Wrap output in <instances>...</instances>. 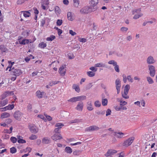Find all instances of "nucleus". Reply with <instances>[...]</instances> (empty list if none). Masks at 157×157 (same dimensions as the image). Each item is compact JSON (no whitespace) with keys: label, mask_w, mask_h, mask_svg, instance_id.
Instances as JSON below:
<instances>
[{"label":"nucleus","mask_w":157,"mask_h":157,"mask_svg":"<svg viewBox=\"0 0 157 157\" xmlns=\"http://www.w3.org/2000/svg\"><path fill=\"white\" fill-rule=\"evenodd\" d=\"M23 114L19 110H17L14 113L13 116L14 118L18 121H21L23 117Z\"/></svg>","instance_id":"obj_1"},{"label":"nucleus","mask_w":157,"mask_h":157,"mask_svg":"<svg viewBox=\"0 0 157 157\" xmlns=\"http://www.w3.org/2000/svg\"><path fill=\"white\" fill-rule=\"evenodd\" d=\"M140 9H138L133 10L132 11V14H135L133 17L134 19H137L143 15V14L140 12Z\"/></svg>","instance_id":"obj_2"},{"label":"nucleus","mask_w":157,"mask_h":157,"mask_svg":"<svg viewBox=\"0 0 157 157\" xmlns=\"http://www.w3.org/2000/svg\"><path fill=\"white\" fill-rule=\"evenodd\" d=\"M9 71H11L13 75L17 76L21 75L22 73L21 70L18 68L15 69L14 67H13L12 69H9Z\"/></svg>","instance_id":"obj_3"},{"label":"nucleus","mask_w":157,"mask_h":157,"mask_svg":"<svg viewBox=\"0 0 157 157\" xmlns=\"http://www.w3.org/2000/svg\"><path fill=\"white\" fill-rule=\"evenodd\" d=\"M108 63L109 64H112L114 66V69L118 73L120 72L119 67L118 65L117 64V62L114 60H111L109 61Z\"/></svg>","instance_id":"obj_4"},{"label":"nucleus","mask_w":157,"mask_h":157,"mask_svg":"<svg viewBox=\"0 0 157 157\" xmlns=\"http://www.w3.org/2000/svg\"><path fill=\"white\" fill-rule=\"evenodd\" d=\"M148 67L150 76L152 77H154L155 73V67L152 65H149Z\"/></svg>","instance_id":"obj_5"},{"label":"nucleus","mask_w":157,"mask_h":157,"mask_svg":"<svg viewBox=\"0 0 157 157\" xmlns=\"http://www.w3.org/2000/svg\"><path fill=\"white\" fill-rule=\"evenodd\" d=\"M28 128L31 132L33 133H36L38 131V128L34 124H29Z\"/></svg>","instance_id":"obj_6"},{"label":"nucleus","mask_w":157,"mask_h":157,"mask_svg":"<svg viewBox=\"0 0 157 157\" xmlns=\"http://www.w3.org/2000/svg\"><path fill=\"white\" fill-rule=\"evenodd\" d=\"M110 131H112L113 132V134L116 137H123L124 136L127 137V136H125V134L124 133H123L122 132H114V130L112 128H109L108 129Z\"/></svg>","instance_id":"obj_7"},{"label":"nucleus","mask_w":157,"mask_h":157,"mask_svg":"<svg viewBox=\"0 0 157 157\" xmlns=\"http://www.w3.org/2000/svg\"><path fill=\"white\" fill-rule=\"evenodd\" d=\"M134 139L132 138H128V139L124 141L123 144V146L125 147H128L133 142Z\"/></svg>","instance_id":"obj_8"},{"label":"nucleus","mask_w":157,"mask_h":157,"mask_svg":"<svg viewBox=\"0 0 157 157\" xmlns=\"http://www.w3.org/2000/svg\"><path fill=\"white\" fill-rule=\"evenodd\" d=\"M116 87L117 91V94H118L120 92L121 87V82L119 78H117L115 81Z\"/></svg>","instance_id":"obj_9"},{"label":"nucleus","mask_w":157,"mask_h":157,"mask_svg":"<svg viewBox=\"0 0 157 157\" xmlns=\"http://www.w3.org/2000/svg\"><path fill=\"white\" fill-rule=\"evenodd\" d=\"M83 102L80 101L78 103L77 106L75 108V109L78 111H82L83 110Z\"/></svg>","instance_id":"obj_10"},{"label":"nucleus","mask_w":157,"mask_h":157,"mask_svg":"<svg viewBox=\"0 0 157 157\" xmlns=\"http://www.w3.org/2000/svg\"><path fill=\"white\" fill-rule=\"evenodd\" d=\"M99 128L95 125H93L90 126L87 128L86 129V131H87L92 132L97 131L99 130Z\"/></svg>","instance_id":"obj_11"},{"label":"nucleus","mask_w":157,"mask_h":157,"mask_svg":"<svg viewBox=\"0 0 157 157\" xmlns=\"http://www.w3.org/2000/svg\"><path fill=\"white\" fill-rule=\"evenodd\" d=\"M117 152V151L116 150L113 149H109L105 155L106 157H108L112 155Z\"/></svg>","instance_id":"obj_12"},{"label":"nucleus","mask_w":157,"mask_h":157,"mask_svg":"<svg viewBox=\"0 0 157 157\" xmlns=\"http://www.w3.org/2000/svg\"><path fill=\"white\" fill-rule=\"evenodd\" d=\"M65 68L66 66L63 65L59 68V72L60 75L62 76H64L66 73V70Z\"/></svg>","instance_id":"obj_13"},{"label":"nucleus","mask_w":157,"mask_h":157,"mask_svg":"<svg viewBox=\"0 0 157 157\" xmlns=\"http://www.w3.org/2000/svg\"><path fill=\"white\" fill-rule=\"evenodd\" d=\"M89 8L88 6H86L83 7L80 10V13L82 14H87L90 13L89 12Z\"/></svg>","instance_id":"obj_14"},{"label":"nucleus","mask_w":157,"mask_h":157,"mask_svg":"<svg viewBox=\"0 0 157 157\" xmlns=\"http://www.w3.org/2000/svg\"><path fill=\"white\" fill-rule=\"evenodd\" d=\"M146 61L147 63L150 65L153 64L155 62V60L154 59L153 57L151 56L147 57Z\"/></svg>","instance_id":"obj_15"},{"label":"nucleus","mask_w":157,"mask_h":157,"mask_svg":"<svg viewBox=\"0 0 157 157\" xmlns=\"http://www.w3.org/2000/svg\"><path fill=\"white\" fill-rule=\"evenodd\" d=\"M13 91H7L3 93L1 96V99H3L11 95V94H13Z\"/></svg>","instance_id":"obj_16"},{"label":"nucleus","mask_w":157,"mask_h":157,"mask_svg":"<svg viewBox=\"0 0 157 157\" xmlns=\"http://www.w3.org/2000/svg\"><path fill=\"white\" fill-rule=\"evenodd\" d=\"M89 10L90 13L95 11L98 9L97 6L92 5H90V6H89Z\"/></svg>","instance_id":"obj_17"},{"label":"nucleus","mask_w":157,"mask_h":157,"mask_svg":"<svg viewBox=\"0 0 157 157\" xmlns=\"http://www.w3.org/2000/svg\"><path fill=\"white\" fill-rule=\"evenodd\" d=\"M86 107L87 109L90 111H92L94 109L92 106V102L91 101H88L87 103Z\"/></svg>","instance_id":"obj_18"},{"label":"nucleus","mask_w":157,"mask_h":157,"mask_svg":"<svg viewBox=\"0 0 157 157\" xmlns=\"http://www.w3.org/2000/svg\"><path fill=\"white\" fill-rule=\"evenodd\" d=\"M10 114L9 113L7 112H4L2 113L1 115V118L3 119L10 117Z\"/></svg>","instance_id":"obj_19"},{"label":"nucleus","mask_w":157,"mask_h":157,"mask_svg":"<svg viewBox=\"0 0 157 157\" xmlns=\"http://www.w3.org/2000/svg\"><path fill=\"white\" fill-rule=\"evenodd\" d=\"M67 17L68 20L70 21H72L74 19V17L73 16L72 13L71 12L67 13Z\"/></svg>","instance_id":"obj_20"},{"label":"nucleus","mask_w":157,"mask_h":157,"mask_svg":"<svg viewBox=\"0 0 157 157\" xmlns=\"http://www.w3.org/2000/svg\"><path fill=\"white\" fill-rule=\"evenodd\" d=\"M21 12L23 13V16L25 17H29L31 16V13L29 11H21Z\"/></svg>","instance_id":"obj_21"},{"label":"nucleus","mask_w":157,"mask_h":157,"mask_svg":"<svg viewBox=\"0 0 157 157\" xmlns=\"http://www.w3.org/2000/svg\"><path fill=\"white\" fill-rule=\"evenodd\" d=\"M44 93V92H41L40 91H37L36 93V95L38 98H42Z\"/></svg>","instance_id":"obj_22"},{"label":"nucleus","mask_w":157,"mask_h":157,"mask_svg":"<svg viewBox=\"0 0 157 157\" xmlns=\"http://www.w3.org/2000/svg\"><path fill=\"white\" fill-rule=\"evenodd\" d=\"M8 102V101L7 99L1 101H0V107H2L6 105L7 104Z\"/></svg>","instance_id":"obj_23"},{"label":"nucleus","mask_w":157,"mask_h":157,"mask_svg":"<svg viewBox=\"0 0 157 157\" xmlns=\"http://www.w3.org/2000/svg\"><path fill=\"white\" fill-rule=\"evenodd\" d=\"M19 41L20 44L23 45L28 44L29 42V40L28 39H24L22 41L19 40Z\"/></svg>","instance_id":"obj_24"},{"label":"nucleus","mask_w":157,"mask_h":157,"mask_svg":"<svg viewBox=\"0 0 157 157\" xmlns=\"http://www.w3.org/2000/svg\"><path fill=\"white\" fill-rule=\"evenodd\" d=\"M95 66L96 67H105V64L101 62L96 64L95 65Z\"/></svg>","instance_id":"obj_25"},{"label":"nucleus","mask_w":157,"mask_h":157,"mask_svg":"<svg viewBox=\"0 0 157 157\" xmlns=\"http://www.w3.org/2000/svg\"><path fill=\"white\" fill-rule=\"evenodd\" d=\"M65 151L67 153L71 154L72 152V150L71 147H66L65 149Z\"/></svg>","instance_id":"obj_26"},{"label":"nucleus","mask_w":157,"mask_h":157,"mask_svg":"<svg viewBox=\"0 0 157 157\" xmlns=\"http://www.w3.org/2000/svg\"><path fill=\"white\" fill-rule=\"evenodd\" d=\"M146 79L148 83L150 84H152L154 83V81L152 79L150 76L146 77Z\"/></svg>","instance_id":"obj_27"},{"label":"nucleus","mask_w":157,"mask_h":157,"mask_svg":"<svg viewBox=\"0 0 157 157\" xmlns=\"http://www.w3.org/2000/svg\"><path fill=\"white\" fill-rule=\"evenodd\" d=\"M72 88L73 89H74L76 92H79L80 91V89L78 85L74 84L73 85Z\"/></svg>","instance_id":"obj_28"},{"label":"nucleus","mask_w":157,"mask_h":157,"mask_svg":"<svg viewBox=\"0 0 157 157\" xmlns=\"http://www.w3.org/2000/svg\"><path fill=\"white\" fill-rule=\"evenodd\" d=\"M0 49L2 53L6 52L7 51V49L4 45L0 46Z\"/></svg>","instance_id":"obj_29"},{"label":"nucleus","mask_w":157,"mask_h":157,"mask_svg":"<svg viewBox=\"0 0 157 157\" xmlns=\"http://www.w3.org/2000/svg\"><path fill=\"white\" fill-rule=\"evenodd\" d=\"M128 92L124 91L122 93V97L125 99H128L129 98V96L128 95Z\"/></svg>","instance_id":"obj_30"},{"label":"nucleus","mask_w":157,"mask_h":157,"mask_svg":"<svg viewBox=\"0 0 157 157\" xmlns=\"http://www.w3.org/2000/svg\"><path fill=\"white\" fill-rule=\"evenodd\" d=\"M79 0H73V4L74 6L75 7H78L79 4Z\"/></svg>","instance_id":"obj_31"},{"label":"nucleus","mask_w":157,"mask_h":157,"mask_svg":"<svg viewBox=\"0 0 157 157\" xmlns=\"http://www.w3.org/2000/svg\"><path fill=\"white\" fill-rule=\"evenodd\" d=\"M98 2V0H90V4L96 6Z\"/></svg>","instance_id":"obj_32"},{"label":"nucleus","mask_w":157,"mask_h":157,"mask_svg":"<svg viewBox=\"0 0 157 157\" xmlns=\"http://www.w3.org/2000/svg\"><path fill=\"white\" fill-rule=\"evenodd\" d=\"M50 140L48 138H44L42 140V142L43 144H48L50 143Z\"/></svg>","instance_id":"obj_33"},{"label":"nucleus","mask_w":157,"mask_h":157,"mask_svg":"<svg viewBox=\"0 0 157 157\" xmlns=\"http://www.w3.org/2000/svg\"><path fill=\"white\" fill-rule=\"evenodd\" d=\"M86 73L87 75L90 77H93L95 75V73L92 71H87Z\"/></svg>","instance_id":"obj_34"},{"label":"nucleus","mask_w":157,"mask_h":157,"mask_svg":"<svg viewBox=\"0 0 157 157\" xmlns=\"http://www.w3.org/2000/svg\"><path fill=\"white\" fill-rule=\"evenodd\" d=\"M82 122V119H75L73 120H71L70 121V123H78Z\"/></svg>","instance_id":"obj_35"},{"label":"nucleus","mask_w":157,"mask_h":157,"mask_svg":"<svg viewBox=\"0 0 157 157\" xmlns=\"http://www.w3.org/2000/svg\"><path fill=\"white\" fill-rule=\"evenodd\" d=\"M102 104L103 106L107 105L108 103V100L106 98H104L102 99Z\"/></svg>","instance_id":"obj_36"},{"label":"nucleus","mask_w":157,"mask_h":157,"mask_svg":"<svg viewBox=\"0 0 157 157\" xmlns=\"http://www.w3.org/2000/svg\"><path fill=\"white\" fill-rule=\"evenodd\" d=\"M55 36L54 35H51L50 37H48L46 38V40L48 41H52L55 39Z\"/></svg>","instance_id":"obj_37"},{"label":"nucleus","mask_w":157,"mask_h":157,"mask_svg":"<svg viewBox=\"0 0 157 157\" xmlns=\"http://www.w3.org/2000/svg\"><path fill=\"white\" fill-rule=\"evenodd\" d=\"M46 44L44 42L40 43L39 44V47L41 48H44L46 47Z\"/></svg>","instance_id":"obj_38"},{"label":"nucleus","mask_w":157,"mask_h":157,"mask_svg":"<svg viewBox=\"0 0 157 157\" xmlns=\"http://www.w3.org/2000/svg\"><path fill=\"white\" fill-rule=\"evenodd\" d=\"M151 21H148V23L150 24H155L156 20L155 18H151Z\"/></svg>","instance_id":"obj_39"},{"label":"nucleus","mask_w":157,"mask_h":157,"mask_svg":"<svg viewBox=\"0 0 157 157\" xmlns=\"http://www.w3.org/2000/svg\"><path fill=\"white\" fill-rule=\"evenodd\" d=\"M17 151L16 149L14 147H13L10 148V152L12 154L15 153Z\"/></svg>","instance_id":"obj_40"},{"label":"nucleus","mask_w":157,"mask_h":157,"mask_svg":"<svg viewBox=\"0 0 157 157\" xmlns=\"http://www.w3.org/2000/svg\"><path fill=\"white\" fill-rule=\"evenodd\" d=\"M81 153V152L79 150H75L73 151V154L75 155L78 156L80 155Z\"/></svg>","instance_id":"obj_41"},{"label":"nucleus","mask_w":157,"mask_h":157,"mask_svg":"<svg viewBox=\"0 0 157 157\" xmlns=\"http://www.w3.org/2000/svg\"><path fill=\"white\" fill-rule=\"evenodd\" d=\"M94 105L95 106L97 107H99L101 105V103L98 101H96L94 103Z\"/></svg>","instance_id":"obj_42"},{"label":"nucleus","mask_w":157,"mask_h":157,"mask_svg":"<svg viewBox=\"0 0 157 157\" xmlns=\"http://www.w3.org/2000/svg\"><path fill=\"white\" fill-rule=\"evenodd\" d=\"M68 101L75 102L77 101L76 97L72 98L67 100Z\"/></svg>","instance_id":"obj_43"},{"label":"nucleus","mask_w":157,"mask_h":157,"mask_svg":"<svg viewBox=\"0 0 157 157\" xmlns=\"http://www.w3.org/2000/svg\"><path fill=\"white\" fill-rule=\"evenodd\" d=\"M130 89V86L128 84L126 85L124 88V91L128 92Z\"/></svg>","instance_id":"obj_44"},{"label":"nucleus","mask_w":157,"mask_h":157,"mask_svg":"<svg viewBox=\"0 0 157 157\" xmlns=\"http://www.w3.org/2000/svg\"><path fill=\"white\" fill-rule=\"evenodd\" d=\"M67 56L70 59H74L75 57L73 54L71 53H69L67 54Z\"/></svg>","instance_id":"obj_45"},{"label":"nucleus","mask_w":157,"mask_h":157,"mask_svg":"<svg viewBox=\"0 0 157 157\" xmlns=\"http://www.w3.org/2000/svg\"><path fill=\"white\" fill-rule=\"evenodd\" d=\"M120 105V106H122L123 105H126L127 104V102L125 101H123L122 100H121L119 101Z\"/></svg>","instance_id":"obj_46"},{"label":"nucleus","mask_w":157,"mask_h":157,"mask_svg":"<svg viewBox=\"0 0 157 157\" xmlns=\"http://www.w3.org/2000/svg\"><path fill=\"white\" fill-rule=\"evenodd\" d=\"M7 108V109L9 110H11L14 107V105L13 104L9 105L8 106H6Z\"/></svg>","instance_id":"obj_47"},{"label":"nucleus","mask_w":157,"mask_h":157,"mask_svg":"<svg viewBox=\"0 0 157 157\" xmlns=\"http://www.w3.org/2000/svg\"><path fill=\"white\" fill-rule=\"evenodd\" d=\"M63 126V124L61 123H57L55 125V127H58V128H60V129Z\"/></svg>","instance_id":"obj_48"},{"label":"nucleus","mask_w":157,"mask_h":157,"mask_svg":"<svg viewBox=\"0 0 157 157\" xmlns=\"http://www.w3.org/2000/svg\"><path fill=\"white\" fill-rule=\"evenodd\" d=\"M55 12L56 13H60V10L59 7L58 6H56L55 7Z\"/></svg>","instance_id":"obj_49"},{"label":"nucleus","mask_w":157,"mask_h":157,"mask_svg":"<svg viewBox=\"0 0 157 157\" xmlns=\"http://www.w3.org/2000/svg\"><path fill=\"white\" fill-rule=\"evenodd\" d=\"M63 23V21L62 20L58 19L57 20L56 22V24L58 26L61 25Z\"/></svg>","instance_id":"obj_50"},{"label":"nucleus","mask_w":157,"mask_h":157,"mask_svg":"<svg viewBox=\"0 0 157 157\" xmlns=\"http://www.w3.org/2000/svg\"><path fill=\"white\" fill-rule=\"evenodd\" d=\"M122 77H123V81L124 82V83H126L127 82V77L126 76L125 74H123L122 75Z\"/></svg>","instance_id":"obj_51"},{"label":"nucleus","mask_w":157,"mask_h":157,"mask_svg":"<svg viewBox=\"0 0 157 157\" xmlns=\"http://www.w3.org/2000/svg\"><path fill=\"white\" fill-rule=\"evenodd\" d=\"M127 79L128 80V81L129 82H133V80L132 78L131 77V76L130 75H128L127 76Z\"/></svg>","instance_id":"obj_52"},{"label":"nucleus","mask_w":157,"mask_h":157,"mask_svg":"<svg viewBox=\"0 0 157 157\" xmlns=\"http://www.w3.org/2000/svg\"><path fill=\"white\" fill-rule=\"evenodd\" d=\"M54 137H62L61 134L59 132H55Z\"/></svg>","instance_id":"obj_53"},{"label":"nucleus","mask_w":157,"mask_h":157,"mask_svg":"<svg viewBox=\"0 0 157 157\" xmlns=\"http://www.w3.org/2000/svg\"><path fill=\"white\" fill-rule=\"evenodd\" d=\"M95 67H91L90 68V69L93 72H96L97 70V68Z\"/></svg>","instance_id":"obj_54"},{"label":"nucleus","mask_w":157,"mask_h":157,"mask_svg":"<svg viewBox=\"0 0 157 157\" xmlns=\"http://www.w3.org/2000/svg\"><path fill=\"white\" fill-rule=\"evenodd\" d=\"M19 139L18 140L17 142L21 144H23V143H26V141L24 140H23L22 139H20V138H19Z\"/></svg>","instance_id":"obj_55"},{"label":"nucleus","mask_w":157,"mask_h":157,"mask_svg":"<svg viewBox=\"0 0 157 157\" xmlns=\"http://www.w3.org/2000/svg\"><path fill=\"white\" fill-rule=\"evenodd\" d=\"M128 30V28L125 27H122L121 28V30L123 32H126Z\"/></svg>","instance_id":"obj_56"},{"label":"nucleus","mask_w":157,"mask_h":157,"mask_svg":"<svg viewBox=\"0 0 157 157\" xmlns=\"http://www.w3.org/2000/svg\"><path fill=\"white\" fill-rule=\"evenodd\" d=\"M80 101L86 100V97L84 95L79 96Z\"/></svg>","instance_id":"obj_57"},{"label":"nucleus","mask_w":157,"mask_h":157,"mask_svg":"<svg viewBox=\"0 0 157 157\" xmlns=\"http://www.w3.org/2000/svg\"><path fill=\"white\" fill-rule=\"evenodd\" d=\"M118 57H121L123 56V54L120 52H116L115 54Z\"/></svg>","instance_id":"obj_58"},{"label":"nucleus","mask_w":157,"mask_h":157,"mask_svg":"<svg viewBox=\"0 0 157 157\" xmlns=\"http://www.w3.org/2000/svg\"><path fill=\"white\" fill-rule=\"evenodd\" d=\"M111 111L110 109H107L106 111V116H107L109 115H110L111 114Z\"/></svg>","instance_id":"obj_59"},{"label":"nucleus","mask_w":157,"mask_h":157,"mask_svg":"<svg viewBox=\"0 0 157 157\" xmlns=\"http://www.w3.org/2000/svg\"><path fill=\"white\" fill-rule=\"evenodd\" d=\"M44 115L48 121H50L52 120V118L50 116L47 115L46 114H44Z\"/></svg>","instance_id":"obj_60"},{"label":"nucleus","mask_w":157,"mask_h":157,"mask_svg":"<svg viewBox=\"0 0 157 157\" xmlns=\"http://www.w3.org/2000/svg\"><path fill=\"white\" fill-rule=\"evenodd\" d=\"M25 2V0H18L17 1V4H21Z\"/></svg>","instance_id":"obj_61"},{"label":"nucleus","mask_w":157,"mask_h":157,"mask_svg":"<svg viewBox=\"0 0 157 157\" xmlns=\"http://www.w3.org/2000/svg\"><path fill=\"white\" fill-rule=\"evenodd\" d=\"M78 40L80 42L83 43L85 42L86 41V39L84 38H79Z\"/></svg>","instance_id":"obj_62"},{"label":"nucleus","mask_w":157,"mask_h":157,"mask_svg":"<svg viewBox=\"0 0 157 157\" xmlns=\"http://www.w3.org/2000/svg\"><path fill=\"white\" fill-rule=\"evenodd\" d=\"M69 33L72 36H74L76 34V33L75 32H74L71 30L69 31Z\"/></svg>","instance_id":"obj_63"},{"label":"nucleus","mask_w":157,"mask_h":157,"mask_svg":"<svg viewBox=\"0 0 157 157\" xmlns=\"http://www.w3.org/2000/svg\"><path fill=\"white\" fill-rule=\"evenodd\" d=\"M118 154L119 157H124L125 155V154L123 151L121 152Z\"/></svg>","instance_id":"obj_64"}]
</instances>
